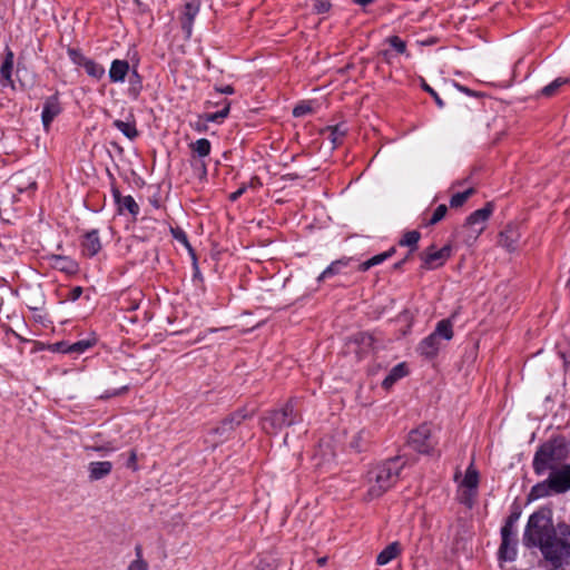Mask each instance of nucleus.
<instances>
[{"label": "nucleus", "mask_w": 570, "mask_h": 570, "mask_svg": "<svg viewBox=\"0 0 570 570\" xmlns=\"http://www.w3.org/2000/svg\"><path fill=\"white\" fill-rule=\"evenodd\" d=\"M523 543L528 548H538L552 570L570 564V524L559 522L554 525L549 509H540L529 517Z\"/></svg>", "instance_id": "f257e3e1"}, {"label": "nucleus", "mask_w": 570, "mask_h": 570, "mask_svg": "<svg viewBox=\"0 0 570 570\" xmlns=\"http://www.w3.org/2000/svg\"><path fill=\"white\" fill-rule=\"evenodd\" d=\"M403 468L404 462L399 456L372 468L366 474V499H377L394 487Z\"/></svg>", "instance_id": "f03ea898"}, {"label": "nucleus", "mask_w": 570, "mask_h": 570, "mask_svg": "<svg viewBox=\"0 0 570 570\" xmlns=\"http://www.w3.org/2000/svg\"><path fill=\"white\" fill-rule=\"evenodd\" d=\"M569 455V449L563 440L553 439L538 448L534 453L532 466L537 475H543L548 471L563 465Z\"/></svg>", "instance_id": "7ed1b4c3"}, {"label": "nucleus", "mask_w": 570, "mask_h": 570, "mask_svg": "<svg viewBox=\"0 0 570 570\" xmlns=\"http://www.w3.org/2000/svg\"><path fill=\"white\" fill-rule=\"evenodd\" d=\"M302 422L298 400H288L282 409L267 412L262 419V428L267 434H277L286 426Z\"/></svg>", "instance_id": "20e7f679"}, {"label": "nucleus", "mask_w": 570, "mask_h": 570, "mask_svg": "<svg viewBox=\"0 0 570 570\" xmlns=\"http://www.w3.org/2000/svg\"><path fill=\"white\" fill-rule=\"evenodd\" d=\"M491 213V206L487 205L483 208L476 209L466 218V222L463 226V230L468 234L464 238V243L466 245H472L481 235V233L484 230L485 222L490 217Z\"/></svg>", "instance_id": "39448f33"}, {"label": "nucleus", "mask_w": 570, "mask_h": 570, "mask_svg": "<svg viewBox=\"0 0 570 570\" xmlns=\"http://www.w3.org/2000/svg\"><path fill=\"white\" fill-rule=\"evenodd\" d=\"M407 443L414 451L430 454L435 445L430 425L422 424L417 429L412 430L409 434Z\"/></svg>", "instance_id": "423d86ee"}, {"label": "nucleus", "mask_w": 570, "mask_h": 570, "mask_svg": "<svg viewBox=\"0 0 570 570\" xmlns=\"http://www.w3.org/2000/svg\"><path fill=\"white\" fill-rule=\"evenodd\" d=\"M247 416V412L245 410H240L224 419L218 426L210 430V434L213 435V443L216 444L226 440L232 431Z\"/></svg>", "instance_id": "0eeeda50"}, {"label": "nucleus", "mask_w": 570, "mask_h": 570, "mask_svg": "<svg viewBox=\"0 0 570 570\" xmlns=\"http://www.w3.org/2000/svg\"><path fill=\"white\" fill-rule=\"evenodd\" d=\"M452 248L450 245H445L440 249H435L434 246H431L426 252H424L421 256L423 259V268L433 269L439 266H442L446 259L451 256Z\"/></svg>", "instance_id": "6e6552de"}, {"label": "nucleus", "mask_w": 570, "mask_h": 570, "mask_svg": "<svg viewBox=\"0 0 570 570\" xmlns=\"http://www.w3.org/2000/svg\"><path fill=\"white\" fill-rule=\"evenodd\" d=\"M549 479L557 490L562 494L570 490V464H563L557 469L549 471Z\"/></svg>", "instance_id": "1a4fd4ad"}, {"label": "nucleus", "mask_w": 570, "mask_h": 570, "mask_svg": "<svg viewBox=\"0 0 570 570\" xmlns=\"http://www.w3.org/2000/svg\"><path fill=\"white\" fill-rule=\"evenodd\" d=\"M478 484H479V473L478 471L473 468V464H471L468 469H466V472H465V475H464V479L461 483V485L463 488H465V490L463 491L462 493V499L461 501L471 507L472 505V497L475 494V491H476V488H478Z\"/></svg>", "instance_id": "9d476101"}, {"label": "nucleus", "mask_w": 570, "mask_h": 570, "mask_svg": "<svg viewBox=\"0 0 570 570\" xmlns=\"http://www.w3.org/2000/svg\"><path fill=\"white\" fill-rule=\"evenodd\" d=\"M62 111L59 96L55 94L46 98L41 112V121L45 129L48 131L53 119Z\"/></svg>", "instance_id": "9b49d317"}, {"label": "nucleus", "mask_w": 570, "mask_h": 570, "mask_svg": "<svg viewBox=\"0 0 570 570\" xmlns=\"http://www.w3.org/2000/svg\"><path fill=\"white\" fill-rule=\"evenodd\" d=\"M50 266L69 275L78 273V263L69 256L51 254L47 256Z\"/></svg>", "instance_id": "f8f14e48"}, {"label": "nucleus", "mask_w": 570, "mask_h": 570, "mask_svg": "<svg viewBox=\"0 0 570 570\" xmlns=\"http://www.w3.org/2000/svg\"><path fill=\"white\" fill-rule=\"evenodd\" d=\"M441 346L442 341L431 333L420 342L417 345V352L426 358H433L438 355Z\"/></svg>", "instance_id": "ddd939ff"}, {"label": "nucleus", "mask_w": 570, "mask_h": 570, "mask_svg": "<svg viewBox=\"0 0 570 570\" xmlns=\"http://www.w3.org/2000/svg\"><path fill=\"white\" fill-rule=\"evenodd\" d=\"M82 253L86 256L92 257L101 249V242L97 229L87 232L81 240Z\"/></svg>", "instance_id": "4468645a"}, {"label": "nucleus", "mask_w": 570, "mask_h": 570, "mask_svg": "<svg viewBox=\"0 0 570 570\" xmlns=\"http://www.w3.org/2000/svg\"><path fill=\"white\" fill-rule=\"evenodd\" d=\"M13 58V52L10 49H7L4 60L0 67V83L2 87L14 88V82L12 80Z\"/></svg>", "instance_id": "2eb2a0df"}, {"label": "nucleus", "mask_w": 570, "mask_h": 570, "mask_svg": "<svg viewBox=\"0 0 570 570\" xmlns=\"http://www.w3.org/2000/svg\"><path fill=\"white\" fill-rule=\"evenodd\" d=\"M199 11V1L191 0L187 2L184 7V12L181 17V28L189 37L191 35V28L194 23V19Z\"/></svg>", "instance_id": "dca6fc26"}, {"label": "nucleus", "mask_w": 570, "mask_h": 570, "mask_svg": "<svg viewBox=\"0 0 570 570\" xmlns=\"http://www.w3.org/2000/svg\"><path fill=\"white\" fill-rule=\"evenodd\" d=\"M520 239V232L513 225H508L501 233L499 243L509 252H513Z\"/></svg>", "instance_id": "f3484780"}, {"label": "nucleus", "mask_w": 570, "mask_h": 570, "mask_svg": "<svg viewBox=\"0 0 570 570\" xmlns=\"http://www.w3.org/2000/svg\"><path fill=\"white\" fill-rule=\"evenodd\" d=\"M552 494H558V493L548 476L546 480L534 484L531 488V490L528 494V500L535 501V500H539V499H542V498H546V497H549Z\"/></svg>", "instance_id": "a211bd4d"}, {"label": "nucleus", "mask_w": 570, "mask_h": 570, "mask_svg": "<svg viewBox=\"0 0 570 570\" xmlns=\"http://www.w3.org/2000/svg\"><path fill=\"white\" fill-rule=\"evenodd\" d=\"M130 66L127 60H120L115 59L111 62L110 69H109V79L111 82H124L126 79V76L129 75Z\"/></svg>", "instance_id": "6ab92c4d"}, {"label": "nucleus", "mask_w": 570, "mask_h": 570, "mask_svg": "<svg viewBox=\"0 0 570 570\" xmlns=\"http://www.w3.org/2000/svg\"><path fill=\"white\" fill-rule=\"evenodd\" d=\"M112 463L109 461L90 462L88 465V478L90 481H98L111 473Z\"/></svg>", "instance_id": "aec40b11"}, {"label": "nucleus", "mask_w": 570, "mask_h": 570, "mask_svg": "<svg viewBox=\"0 0 570 570\" xmlns=\"http://www.w3.org/2000/svg\"><path fill=\"white\" fill-rule=\"evenodd\" d=\"M501 546L499 548V559L502 561H513L517 557L515 537H501Z\"/></svg>", "instance_id": "412c9836"}, {"label": "nucleus", "mask_w": 570, "mask_h": 570, "mask_svg": "<svg viewBox=\"0 0 570 570\" xmlns=\"http://www.w3.org/2000/svg\"><path fill=\"white\" fill-rule=\"evenodd\" d=\"M402 551L401 544L397 541H394L386 546L376 558V563L379 566H385L395 559Z\"/></svg>", "instance_id": "4be33fe9"}, {"label": "nucleus", "mask_w": 570, "mask_h": 570, "mask_svg": "<svg viewBox=\"0 0 570 570\" xmlns=\"http://www.w3.org/2000/svg\"><path fill=\"white\" fill-rule=\"evenodd\" d=\"M352 261V258H340L333 263H331V265H328L321 274L320 276L317 277V281L318 282H323L334 275H337L340 273H342V271L347 267V265L350 264V262Z\"/></svg>", "instance_id": "5701e85b"}, {"label": "nucleus", "mask_w": 570, "mask_h": 570, "mask_svg": "<svg viewBox=\"0 0 570 570\" xmlns=\"http://www.w3.org/2000/svg\"><path fill=\"white\" fill-rule=\"evenodd\" d=\"M407 374V370L404 363H400L395 365L387 376L383 380L382 386L386 390L392 387L395 382H397L400 379L404 377Z\"/></svg>", "instance_id": "b1692460"}, {"label": "nucleus", "mask_w": 570, "mask_h": 570, "mask_svg": "<svg viewBox=\"0 0 570 570\" xmlns=\"http://www.w3.org/2000/svg\"><path fill=\"white\" fill-rule=\"evenodd\" d=\"M441 341H450L453 337V324L451 320L444 318L438 322L434 331L432 332Z\"/></svg>", "instance_id": "393cba45"}, {"label": "nucleus", "mask_w": 570, "mask_h": 570, "mask_svg": "<svg viewBox=\"0 0 570 570\" xmlns=\"http://www.w3.org/2000/svg\"><path fill=\"white\" fill-rule=\"evenodd\" d=\"M395 253V248L392 247L390 248L389 250L384 252V253H381V254H377L375 256H373L372 258L363 262L362 264H360L358 266V271L361 272H366L368 271L370 268L379 265V264H382L383 262H385L386 259H389L390 257H392Z\"/></svg>", "instance_id": "a878e982"}, {"label": "nucleus", "mask_w": 570, "mask_h": 570, "mask_svg": "<svg viewBox=\"0 0 570 570\" xmlns=\"http://www.w3.org/2000/svg\"><path fill=\"white\" fill-rule=\"evenodd\" d=\"M189 148L194 156H197L199 158H205L210 154L212 144L208 139L200 138V139H197L196 141L190 142Z\"/></svg>", "instance_id": "bb28decb"}, {"label": "nucleus", "mask_w": 570, "mask_h": 570, "mask_svg": "<svg viewBox=\"0 0 570 570\" xmlns=\"http://www.w3.org/2000/svg\"><path fill=\"white\" fill-rule=\"evenodd\" d=\"M112 125L130 140L136 139L139 135L135 121H122L117 119Z\"/></svg>", "instance_id": "cd10ccee"}, {"label": "nucleus", "mask_w": 570, "mask_h": 570, "mask_svg": "<svg viewBox=\"0 0 570 570\" xmlns=\"http://www.w3.org/2000/svg\"><path fill=\"white\" fill-rule=\"evenodd\" d=\"M142 89V80L136 69L129 73L128 95L137 98Z\"/></svg>", "instance_id": "c85d7f7f"}, {"label": "nucleus", "mask_w": 570, "mask_h": 570, "mask_svg": "<svg viewBox=\"0 0 570 570\" xmlns=\"http://www.w3.org/2000/svg\"><path fill=\"white\" fill-rule=\"evenodd\" d=\"M520 515V511H514L507 518L504 525L501 528V537H515L514 525Z\"/></svg>", "instance_id": "c756f323"}, {"label": "nucleus", "mask_w": 570, "mask_h": 570, "mask_svg": "<svg viewBox=\"0 0 570 570\" xmlns=\"http://www.w3.org/2000/svg\"><path fill=\"white\" fill-rule=\"evenodd\" d=\"M420 238L421 234L417 230L406 232L400 239L399 245L410 247V253H412L417 248Z\"/></svg>", "instance_id": "7c9ffc66"}, {"label": "nucleus", "mask_w": 570, "mask_h": 570, "mask_svg": "<svg viewBox=\"0 0 570 570\" xmlns=\"http://www.w3.org/2000/svg\"><path fill=\"white\" fill-rule=\"evenodd\" d=\"M117 206L119 213L128 210L132 216H137L139 214V206L130 195L125 196Z\"/></svg>", "instance_id": "2f4dec72"}, {"label": "nucleus", "mask_w": 570, "mask_h": 570, "mask_svg": "<svg viewBox=\"0 0 570 570\" xmlns=\"http://www.w3.org/2000/svg\"><path fill=\"white\" fill-rule=\"evenodd\" d=\"M83 69L86 71V73L89 77L94 78L95 80H100L105 76V72H106L105 68L100 63L96 62L92 59H90L87 62V65Z\"/></svg>", "instance_id": "473e14b6"}, {"label": "nucleus", "mask_w": 570, "mask_h": 570, "mask_svg": "<svg viewBox=\"0 0 570 570\" xmlns=\"http://www.w3.org/2000/svg\"><path fill=\"white\" fill-rule=\"evenodd\" d=\"M68 57L72 61L73 65L78 67L85 68L87 62L90 60L87 56L82 53V51L78 48L69 47L67 49Z\"/></svg>", "instance_id": "72a5a7b5"}, {"label": "nucleus", "mask_w": 570, "mask_h": 570, "mask_svg": "<svg viewBox=\"0 0 570 570\" xmlns=\"http://www.w3.org/2000/svg\"><path fill=\"white\" fill-rule=\"evenodd\" d=\"M474 188L471 187L462 193L454 194L450 199V206L452 208L461 207L474 194Z\"/></svg>", "instance_id": "f704fd0d"}, {"label": "nucleus", "mask_w": 570, "mask_h": 570, "mask_svg": "<svg viewBox=\"0 0 570 570\" xmlns=\"http://www.w3.org/2000/svg\"><path fill=\"white\" fill-rule=\"evenodd\" d=\"M568 82H569L568 78H561V77L557 78L551 83L543 87L541 90V94L546 97H551L559 90L560 87H562L563 85H566Z\"/></svg>", "instance_id": "c9c22d12"}, {"label": "nucleus", "mask_w": 570, "mask_h": 570, "mask_svg": "<svg viewBox=\"0 0 570 570\" xmlns=\"http://www.w3.org/2000/svg\"><path fill=\"white\" fill-rule=\"evenodd\" d=\"M230 104L228 101L225 102V107L216 112H210L205 115V121L207 122H222L229 114Z\"/></svg>", "instance_id": "e433bc0d"}, {"label": "nucleus", "mask_w": 570, "mask_h": 570, "mask_svg": "<svg viewBox=\"0 0 570 570\" xmlns=\"http://www.w3.org/2000/svg\"><path fill=\"white\" fill-rule=\"evenodd\" d=\"M92 346V342L89 340H81L78 342H75L65 350L68 352V354H82L86 352L89 347Z\"/></svg>", "instance_id": "4c0bfd02"}, {"label": "nucleus", "mask_w": 570, "mask_h": 570, "mask_svg": "<svg viewBox=\"0 0 570 570\" xmlns=\"http://www.w3.org/2000/svg\"><path fill=\"white\" fill-rule=\"evenodd\" d=\"M12 183L14 184V188L19 191V193H22L29 188H35L36 187V181L33 180H30L28 181L26 185L23 184L22 179H23V175L22 174H16L12 176Z\"/></svg>", "instance_id": "58836bf2"}, {"label": "nucleus", "mask_w": 570, "mask_h": 570, "mask_svg": "<svg viewBox=\"0 0 570 570\" xmlns=\"http://www.w3.org/2000/svg\"><path fill=\"white\" fill-rule=\"evenodd\" d=\"M448 213V207L444 204L439 205L433 212L431 218L426 223L428 226L435 225L441 222Z\"/></svg>", "instance_id": "ea45409f"}, {"label": "nucleus", "mask_w": 570, "mask_h": 570, "mask_svg": "<svg viewBox=\"0 0 570 570\" xmlns=\"http://www.w3.org/2000/svg\"><path fill=\"white\" fill-rule=\"evenodd\" d=\"M389 45L400 55L406 52V43L397 36H391L386 39Z\"/></svg>", "instance_id": "a19ab883"}, {"label": "nucleus", "mask_w": 570, "mask_h": 570, "mask_svg": "<svg viewBox=\"0 0 570 570\" xmlns=\"http://www.w3.org/2000/svg\"><path fill=\"white\" fill-rule=\"evenodd\" d=\"M365 434L366 433L364 431H361L351 441V448L354 449L356 452H362L365 449Z\"/></svg>", "instance_id": "79ce46f5"}, {"label": "nucleus", "mask_w": 570, "mask_h": 570, "mask_svg": "<svg viewBox=\"0 0 570 570\" xmlns=\"http://www.w3.org/2000/svg\"><path fill=\"white\" fill-rule=\"evenodd\" d=\"M136 553L138 559L129 564L128 570H147V563L141 559L140 547H136Z\"/></svg>", "instance_id": "37998d69"}, {"label": "nucleus", "mask_w": 570, "mask_h": 570, "mask_svg": "<svg viewBox=\"0 0 570 570\" xmlns=\"http://www.w3.org/2000/svg\"><path fill=\"white\" fill-rule=\"evenodd\" d=\"M344 135L345 129H343L342 126L331 127L330 138L334 145L340 144Z\"/></svg>", "instance_id": "c03bdc74"}, {"label": "nucleus", "mask_w": 570, "mask_h": 570, "mask_svg": "<svg viewBox=\"0 0 570 570\" xmlns=\"http://www.w3.org/2000/svg\"><path fill=\"white\" fill-rule=\"evenodd\" d=\"M422 88L428 94L431 95V97L434 99V101H435V104L438 105L439 108H443L444 107V101L441 99V97L438 95V92L432 87H430L425 81H423Z\"/></svg>", "instance_id": "a18cd8bd"}, {"label": "nucleus", "mask_w": 570, "mask_h": 570, "mask_svg": "<svg viewBox=\"0 0 570 570\" xmlns=\"http://www.w3.org/2000/svg\"><path fill=\"white\" fill-rule=\"evenodd\" d=\"M256 570H275L274 559L262 558L256 563Z\"/></svg>", "instance_id": "49530a36"}, {"label": "nucleus", "mask_w": 570, "mask_h": 570, "mask_svg": "<svg viewBox=\"0 0 570 570\" xmlns=\"http://www.w3.org/2000/svg\"><path fill=\"white\" fill-rule=\"evenodd\" d=\"M331 3L327 0H315L314 10L317 13H325L330 10Z\"/></svg>", "instance_id": "de8ad7c7"}, {"label": "nucleus", "mask_w": 570, "mask_h": 570, "mask_svg": "<svg viewBox=\"0 0 570 570\" xmlns=\"http://www.w3.org/2000/svg\"><path fill=\"white\" fill-rule=\"evenodd\" d=\"M312 111V108L309 105H306V104H301V105H297L294 109H293V115L295 117H302V116H305L307 114H309Z\"/></svg>", "instance_id": "09e8293b"}, {"label": "nucleus", "mask_w": 570, "mask_h": 570, "mask_svg": "<svg viewBox=\"0 0 570 570\" xmlns=\"http://www.w3.org/2000/svg\"><path fill=\"white\" fill-rule=\"evenodd\" d=\"M82 292L83 289L81 286H76L69 291L68 295L66 296V299L70 302H76L82 295Z\"/></svg>", "instance_id": "8fccbe9b"}, {"label": "nucleus", "mask_w": 570, "mask_h": 570, "mask_svg": "<svg viewBox=\"0 0 570 570\" xmlns=\"http://www.w3.org/2000/svg\"><path fill=\"white\" fill-rule=\"evenodd\" d=\"M87 450H91V451H95V452H101V453H106V452H112L115 450L114 446H111L109 443L108 444H104V445H92V446H88Z\"/></svg>", "instance_id": "3c124183"}, {"label": "nucleus", "mask_w": 570, "mask_h": 570, "mask_svg": "<svg viewBox=\"0 0 570 570\" xmlns=\"http://www.w3.org/2000/svg\"><path fill=\"white\" fill-rule=\"evenodd\" d=\"M247 189V186L246 185H242L236 191H234L233 194H230V200H236L238 199Z\"/></svg>", "instance_id": "603ef678"}, {"label": "nucleus", "mask_w": 570, "mask_h": 570, "mask_svg": "<svg viewBox=\"0 0 570 570\" xmlns=\"http://www.w3.org/2000/svg\"><path fill=\"white\" fill-rule=\"evenodd\" d=\"M216 90L219 94H224V95H233L234 91H235L234 88L230 85H226L224 87H216Z\"/></svg>", "instance_id": "864d4df0"}, {"label": "nucleus", "mask_w": 570, "mask_h": 570, "mask_svg": "<svg viewBox=\"0 0 570 570\" xmlns=\"http://www.w3.org/2000/svg\"><path fill=\"white\" fill-rule=\"evenodd\" d=\"M111 194H112V197L115 199V203L118 205L119 202L125 197V196H121L119 189L117 187H112L111 188Z\"/></svg>", "instance_id": "5fc2aeb1"}, {"label": "nucleus", "mask_w": 570, "mask_h": 570, "mask_svg": "<svg viewBox=\"0 0 570 570\" xmlns=\"http://www.w3.org/2000/svg\"><path fill=\"white\" fill-rule=\"evenodd\" d=\"M175 238L181 243H184L186 246L189 247V243H188V239H187V236L184 232H178L175 234Z\"/></svg>", "instance_id": "6e6d98bb"}, {"label": "nucleus", "mask_w": 570, "mask_h": 570, "mask_svg": "<svg viewBox=\"0 0 570 570\" xmlns=\"http://www.w3.org/2000/svg\"><path fill=\"white\" fill-rule=\"evenodd\" d=\"M68 345H70V344L66 343V342H59L56 344V350L61 353H68L67 351H63L68 347Z\"/></svg>", "instance_id": "4d7b16f0"}, {"label": "nucleus", "mask_w": 570, "mask_h": 570, "mask_svg": "<svg viewBox=\"0 0 570 570\" xmlns=\"http://www.w3.org/2000/svg\"><path fill=\"white\" fill-rule=\"evenodd\" d=\"M136 460H137L136 453L134 451H131L130 455H129V459H128V462H127V466L134 468V465L136 463Z\"/></svg>", "instance_id": "13d9d810"}, {"label": "nucleus", "mask_w": 570, "mask_h": 570, "mask_svg": "<svg viewBox=\"0 0 570 570\" xmlns=\"http://www.w3.org/2000/svg\"><path fill=\"white\" fill-rule=\"evenodd\" d=\"M373 1L374 0H353L354 3L363 6V7L372 3Z\"/></svg>", "instance_id": "bf43d9fd"}, {"label": "nucleus", "mask_w": 570, "mask_h": 570, "mask_svg": "<svg viewBox=\"0 0 570 570\" xmlns=\"http://www.w3.org/2000/svg\"><path fill=\"white\" fill-rule=\"evenodd\" d=\"M249 186H250V187H254V188H256V187L261 186V181H259V179H258L257 177H253V178H252V180H250V183H249Z\"/></svg>", "instance_id": "052dcab7"}, {"label": "nucleus", "mask_w": 570, "mask_h": 570, "mask_svg": "<svg viewBox=\"0 0 570 570\" xmlns=\"http://www.w3.org/2000/svg\"><path fill=\"white\" fill-rule=\"evenodd\" d=\"M194 269H195L194 277H200V272H199L196 261L194 262Z\"/></svg>", "instance_id": "680f3d73"}, {"label": "nucleus", "mask_w": 570, "mask_h": 570, "mask_svg": "<svg viewBox=\"0 0 570 570\" xmlns=\"http://www.w3.org/2000/svg\"><path fill=\"white\" fill-rule=\"evenodd\" d=\"M381 55L383 56L384 60L385 61H389L390 60V51L387 50H384L381 52Z\"/></svg>", "instance_id": "e2e57ef3"}, {"label": "nucleus", "mask_w": 570, "mask_h": 570, "mask_svg": "<svg viewBox=\"0 0 570 570\" xmlns=\"http://www.w3.org/2000/svg\"><path fill=\"white\" fill-rule=\"evenodd\" d=\"M404 263H405V259H402V261H400V262L395 263V264H394V268H395V269L401 268V267L403 266V264H404Z\"/></svg>", "instance_id": "0e129e2a"}, {"label": "nucleus", "mask_w": 570, "mask_h": 570, "mask_svg": "<svg viewBox=\"0 0 570 570\" xmlns=\"http://www.w3.org/2000/svg\"><path fill=\"white\" fill-rule=\"evenodd\" d=\"M326 560H327V559H326V557L318 558V559H317V563H318L320 566H324V564L326 563Z\"/></svg>", "instance_id": "69168bd1"}, {"label": "nucleus", "mask_w": 570, "mask_h": 570, "mask_svg": "<svg viewBox=\"0 0 570 570\" xmlns=\"http://www.w3.org/2000/svg\"><path fill=\"white\" fill-rule=\"evenodd\" d=\"M202 168H203L204 173H206V164L205 163H202Z\"/></svg>", "instance_id": "338daca9"}, {"label": "nucleus", "mask_w": 570, "mask_h": 570, "mask_svg": "<svg viewBox=\"0 0 570 570\" xmlns=\"http://www.w3.org/2000/svg\"><path fill=\"white\" fill-rule=\"evenodd\" d=\"M21 71V66L20 63L18 65V68H17V72L19 73Z\"/></svg>", "instance_id": "774afa93"}]
</instances>
